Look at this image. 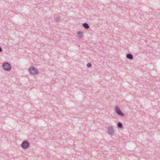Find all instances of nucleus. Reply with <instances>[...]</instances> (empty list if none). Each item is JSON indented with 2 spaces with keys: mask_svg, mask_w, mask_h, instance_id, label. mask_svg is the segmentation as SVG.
<instances>
[{
  "mask_svg": "<svg viewBox=\"0 0 160 160\" xmlns=\"http://www.w3.org/2000/svg\"><path fill=\"white\" fill-rule=\"evenodd\" d=\"M29 144L30 143L29 142L26 141H25L22 142L21 145V146L23 148L26 149L29 147Z\"/></svg>",
  "mask_w": 160,
  "mask_h": 160,
  "instance_id": "3",
  "label": "nucleus"
},
{
  "mask_svg": "<svg viewBox=\"0 0 160 160\" xmlns=\"http://www.w3.org/2000/svg\"><path fill=\"white\" fill-rule=\"evenodd\" d=\"M115 111L116 113L118 115L122 117L124 116V114L122 112L118 106H116L115 107Z\"/></svg>",
  "mask_w": 160,
  "mask_h": 160,
  "instance_id": "2",
  "label": "nucleus"
},
{
  "mask_svg": "<svg viewBox=\"0 0 160 160\" xmlns=\"http://www.w3.org/2000/svg\"><path fill=\"white\" fill-rule=\"evenodd\" d=\"M126 57L130 59H132L133 58V56L131 53H128L126 54Z\"/></svg>",
  "mask_w": 160,
  "mask_h": 160,
  "instance_id": "6",
  "label": "nucleus"
},
{
  "mask_svg": "<svg viewBox=\"0 0 160 160\" xmlns=\"http://www.w3.org/2000/svg\"><path fill=\"white\" fill-rule=\"evenodd\" d=\"M2 66L3 69L6 71H10L11 69V65L8 62H6L4 63Z\"/></svg>",
  "mask_w": 160,
  "mask_h": 160,
  "instance_id": "1",
  "label": "nucleus"
},
{
  "mask_svg": "<svg viewBox=\"0 0 160 160\" xmlns=\"http://www.w3.org/2000/svg\"><path fill=\"white\" fill-rule=\"evenodd\" d=\"M107 133L110 135H112L114 133V130L112 127H109L108 128Z\"/></svg>",
  "mask_w": 160,
  "mask_h": 160,
  "instance_id": "5",
  "label": "nucleus"
},
{
  "mask_svg": "<svg viewBox=\"0 0 160 160\" xmlns=\"http://www.w3.org/2000/svg\"><path fill=\"white\" fill-rule=\"evenodd\" d=\"M2 48L0 46V52H2Z\"/></svg>",
  "mask_w": 160,
  "mask_h": 160,
  "instance_id": "12",
  "label": "nucleus"
},
{
  "mask_svg": "<svg viewBox=\"0 0 160 160\" xmlns=\"http://www.w3.org/2000/svg\"><path fill=\"white\" fill-rule=\"evenodd\" d=\"M118 127L120 128H122L123 127V125L122 122H118L117 123Z\"/></svg>",
  "mask_w": 160,
  "mask_h": 160,
  "instance_id": "9",
  "label": "nucleus"
},
{
  "mask_svg": "<svg viewBox=\"0 0 160 160\" xmlns=\"http://www.w3.org/2000/svg\"><path fill=\"white\" fill-rule=\"evenodd\" d=\"M78 34L79 36V38L82 36V32L79 31L78 32Z\"/></svg>",
  "mask_w": 160,
  "mask_h": 160,
  "instance_id": "10",
  "label": "nucleus"
},
{
  "mask_svg": "<svg viewBox=\"0 0 160 160\" xmlns=\"http://www.w3.org/2000/svg\"><path fill=\"white\" fill-rule=\"evenodd\" d=\"M54 19L55 21L57 22H58L60 20V17L58 16H56Z\"/></svg>",
  "mask_w": 160,
  "mask_h": 160,
  "instance_id": "8",
  "label": "nucleus"
},
{
  "mask_svg": "<svg viewBox=\"0 0 160 160\" xmlns=\"http://www.w3.org/2000/svg\"><path fill=\"white\" fill-rule=\"evenodd\" d=\"M87 66L88 68H91L92 67V64L91 63H88L87 64Z\"/></svg>",
  "mask_w": 160,
  "mask_h": 160,
  "instance_id": "11",
  "label": "nucleus"
},
{
  "mask_svg": "<svg viewBox=\"0 0 160 160\" xmlns=\"http://www.w3.org/2000/svg\"><path fill=\"white\" fill-rule=\"evenodd\" d=\"M29 72L30 74L34 75L37 74L38 72L37 69L32 67L29 69Z\"/></svg>",
  "mask_w": 160,
  "mask_h": 160,
  "instance_id": "4",
  "label": "nucleus"
},
{
  "mask_svg": "<svg viewBox=\"0 0 160 160\" xmlns=\"http://www.w3.org/2000/svg\"><path fill=\"white\" fill-rule=\"evenodd\" d=\"M82 25L83 27L86 29H88L89 28V26L88 24L86 22H84L83 23Z\"/></svg>",
  "mask_w": 160,
  "mask_h": 160,
  "instance_id": "7",
  "label": "nucleus"
}]
</instances>
